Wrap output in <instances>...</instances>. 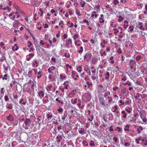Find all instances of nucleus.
Returning <instances> with one entry per match:
<instances>
[{
  "instance_id": "obj_1",
  "label": "nucleus",
  "mask_w": 147,
  "mask_h": 147,
  "mask_svg": "<svg viewBox=\"0 0 147 147\" xmlns=\"http://www.w3.org/2000/svg\"><path fill=\"white\" fill-rule=\"evenodd\" d=\"M92 57V55L91 53L88 51L84 56V59L85 61L88 62L90 59Z\"/></svg>"
},
{
  "instance_id": "obj_2",
  "label": "nucleus",
  "mask_w": 147,
  "mask_h": 147,
  "mask_svg": "<svg viewBox=\"0 0 147 147\" xmlns=\"http://www.w3.org/2000/svg\"><path fill=\"white\" fill-rule=\"evenodd\" d=\"M48 71L49 74H55L56 71H57V69L54 66H52L50 67L48 69Z\"/></svg>"
},
{
  "instance_id": "obj_3",
  "label": "nucleus",
  "mask_w": 147,
  "mask_h": 147,
  "mask_svg": "<svg viewBox=\"0 0 147 147\" xmlns=\"http://www.w3.org/2000/svg\"><path fill=\"white\" fill-rule=\"evenodd\" d=\"M72 40L70 38L67 39L65 42V46L67 47H72Z\"/></svg>"
},
{
  "instance_id": "obj_4",
  "label": "nucleus",
  "mask_w": 147,
  "mask_h": 147,
  "mask_svg": "<svg viewBox=\"0 0 147 147\" xmlns=\"http://www.w3.org/2000/svg\"><path fill=\"white\" fill-rule=\"evenodd\" d=\"M91 93L89 91H87V92L85 93V97L86 98V100L87 101H89L91 99Z\"/></svg>"
},
{
  "instance_id": "obj_5",
  "label": "nucleus",
  "mask_w": 147,
  "mask_h": 147,
  "mask_svg": "<svg viewBox=\"0 0 147 147\" xmlns=\"http://www.w3.org/2000/svg\"><path fill=\"white\" fill-rule=\"evenodd\" d=\"M77 92L76 90H72L69 94L68 97L69 98H71L73 97Z\"/></svg>"
},
{
  "instance_id": "obj_6",
  "label": "nucleus",
  "mask_w": 147,
  "mask_h": 147,
  "mask_svg": "<svg viewBox=\"0 0 147 147\" xmlns=\"http://www.w3.org/2000/svg\"><path fill=\"white\" fill-rule=\"evenodd\" d=\"M6 119L9 121H13L14 120V117L13 115L10 114L6 116Z\"/></svg>"
},
{
  "instance_id": "obj_7",
  "label": "nucleus",
  "mask_w": 147,
  "mask_h": 147,
  "mask_svg": "<svg viewBox=\"0 0 147 147\" xmlns=\"http://www.w3.org/2000/svg\"><path fill=\"white\" fill-rule=\"evenodd\" d=\"M38 95L39 96V97H40V98L42 99L44 97L45 95L44 91L43 90L39 91L38 92Z\"/></svg>"
},
{
  "instance_id": "obj_8",
  "label": "nucleus",
  "mask_w": 147,
  "mask_h": 147,
  "mask_svg": "<svg viewBox=\"0 0 147 147\" xmlns=\"http://www.w3.org/2000/svg\"><path fill=\"white\" fill-rule=\"evenodd\" d=\"M129 64L131 69H133V66L136 65V62L133 60H130L129 61Z\"/></svg>"
},
{
  "instance_id": "obj_9",
  "label": "nucleus",
  "mask_w": 147,
  "mask_h": 147,
  "mask_svg": "<svg viewBox=\"0 0 147 147\" xmlns=\"http://www.w3.org/2000/svg\"><path fill=\"white\" fill-rule=\"evenodd\" d=\"M4 72L5 74L6 73V72H5V71H4ZM2 78L3 80H5L7 81H9V76L7 74H5L4 75V76L2 77Z\"/></svg>"
},
{
  "instance_id": "obj_10",
  "label": "nucleus",
  "mask_w": 147,
  "mask_h": 147,
  "mask_svg": "<svg viewBox=\"0 0 147 147\" xmlns=\"http://www.w3.org/2000/svg\"><path fill=\"white\" fill-rule=\"evenodd\" d=\"M127 90L125 88H122L121 93L123 95H126L127 94Z\"/></svg>"
},
{
  "instance_id": "obj_11",
  "label": "nucleus",
  "mask_w": 147,
  "mask_h": 147,
  "mask_svg": "<svg viewBox=\"0 0 147 147\" xmlns=\"http://www.w3.org/2000/svg\"><path fill=\"white\" fill-rule=\"evenodd\" d=\"M53 87V86L52 85H48L46 87V89L47 92L49 93L50 92V91H51V89Z\"/></svg>"
},
{
  "instance_id": "obj_12",
  "label": "nucleus",
  "mask_w": 147,
  "mask_h": 147,
  "mask_svg": "<svg viewBox=\"0 0 147 147\" xmlns=\"http://www.w3.org/2000/svg\"><path fill=\"white\" fill-rule=\"evenodd\" d=\"M98 61V59L95 57H93L91 61V63L92 64H95Z\"/></svg>"
},
{
  "instance_id": "obj_13",
  "label": "nucleus",
  "mask_w": 147,
  "mask_h": 147,
  "mask_svg": "<svg viewBox=\"0 0 147 147\" xmlns=\"http://www.w3.org/2000/svg\"><path fill=\"white\" fill-rule=\"evenodd\" d=\"M143 130V127L141 126H139L138 127L137 129V131L138 132V134H140L141 133V131Z\"/></svg>"
},
{
  "instance_id": "obj_14",
  "label": "nucleus",
  "mask_w": 147,
  "mask_h": 147,
  "mask_svg": "<svg viewBox=\"0 0 147 147\" xmlns=\"http://www.w3.org/2000/svg\"><path fill=\"white\" fill-rule=\"evenodd\" d=\"M113 71L114 73L116 74L119 71V67L118 66H116L115 68L113 70Z\"/></svg>"
},
{
  "instance_id": "obj_15",
  "label": "nucleus",
  "mask_w": 147,
  "mask_h": 147,
  "mask_svg": "<svg viewBox=\"0 0 147 147\" xmlns=\"http://www.w3.org/2000/svg\"><path fill=\"white\" fill-rule=\"evenodd\" d=\"M98 72H97L96 74V75H92L91 76V79L93 80H95L96 79L97 80L98 78Z\"/></svg>"
},
{
  "instance_id": "obj_16",
  "label": "nucleus",
  "mask_w": 147,
  "mask_h": 147,
  "mask_svg": "<svg viewBox=\"0 0 147 147\" xmlns=\"http://www.w3.org/2000/svg\"><path fill=\"white\" fill-rule=\"evenodd\" d=\"M78 131L79 133L81 134H84L85 130L84 128H79L78 129Z\"/></svg>"
},
{
  "instance_id": "obj_17",
  "label": "nucleus",
  "mask_w": 147,
  "mask_h": 147,
  "mask_svg": "<svg viewBox=\"0 0 147 147\" xmlns=\"http://www.w3.org/2000/svg\"><path fill=\"white\" fill-rule=\"evenodd\" d=\"M124 24L123 25L124 28L126 29L128 26V22L127 20H125L124 22Z\"/></svg>"
},
{
  "instance_id": "obj_18",
  "label": "nucleus",
  "mask_w": 147,
  "mask_h": 147,
  "mask_svg": "<svg viewBox=\"0 0 147 147\" xmlns=\"http://www.w3.org/2000/svg\"><path fill=\"white\" fill-rule=\"evenodd\" d=\"M77 70L80 73L82 71V67L81 66L79 65L77 68Z\"/></svg>"
},
{
  "instance_id": "obj_19",
  "label": "nucleus",
  "mask_w": 147,
  "mask_h": 147,
  "mask_svg": "<svg viewBox=\"0 0 147 147\" xmlns=\"http://www.w3.org/2000/svg\"><path fill=\"white\" fill-rule=\"evenodd\" d=\"M34 62L33 63L34 67H37L38 66V63L36 60H34Z\"/></svg>"
},
{
  "instance_id": "obj_20",
  "label": "nucleus",
  "mask_w": 147,
  "mask_h": 147,
  "mask_svg": "<svg viewBox=\"0 0 147 147\" xmlns=\"http://www.w3.org/2000/svg\"><path fill=\"white\" fill-rule=\"evenodd\" d=\"M30 121L29 119L26 118L25 120L24 123L26 125H27L30 122Z\"/></svg>"
},
{
  "instance_id": "obj_21",
  "label": "nucleus",
  "mask_w": 147,
  "mask_h": 147,
  "mask_svg": "<svg viewBox=\"0 0 147 147\" xmlns=\"http://www.w3.org/2000/svg\"><path fill=\"white\" fill-rule=\"evenodd\" d=\"M104 75L105 77V78L106 80H108L109 79V77L110 75V74L109 72H106V73Z\"/></svg>"
},
{
  "instance_id": "obj_22",
  "label": "nucleus",
  "mask_w": 147,
  "mask_h": 147,
  "mask_svg": "<svg viewBox=\"0 0 147 147\" xmlns=\"http://www.w3.org/2000/svg\"><path fill=\"white\" fill-rule=\"evenodd\" d=\"M121 114H123V115L122 117L123 118H125L127 116V114L125 113L124 111H122L121 112Z\"/></svg>"
},
{
  "instance_id": "obj_23",
  "label": "nucleus",
  "mask_w": 147,
  "mask_h": 147,
  "mask_svg": "<svg viewBox=\"0 0 147 147\" xmlns=\"http://www.w3.org/2000/svg\"><path fill=\"white\" fill-rule=\"evenodd\" d=\"M89 145L90 146H95V144L93 140H90L89 142Z\"/></svg>"
},
{
  "instance_id": "obj_24",
  "label": "nucleus",
  "mask_w": 147,
  "mask_h": 147,
  "mask_svg": "<svg viewBox=\"0 0 147 147\" xmlns=\"http://www.w3.org/2000/svg\"><path fill=\"white\" fill-rule=\"evenodd\" d=\"M46 116L47 117V119L49 120L51 119L52 117V115L51 114H47Z\"/></svg>"
},
{
  "instance_id": "obj_25",
  "label": "nucleus",
  "mask_w": 147,
  "mask_h": 147,
  "mask_svg": "<svg viewBox=\"0 0 147 147\" xmlns=\"http://www.w3.org/2000/svg\"><path fill=\"white\" fill-rule=\"evenodd\" d=\"M55 100L59 103H61V104H63V101L62 100L61 98H57Z\"/></svg>"
},
{
  "instance_id": "obj_26",
  "label": "nucleus",
  "mask_w": 147,
  "mask_h": 147,
  "mask_svg": "<svg viewBox=\"0 0 147 147\" xmlns=\"http://www.w3.org/2000/svg\"><path fill=\"white\" fill-rule=\"evenodd\" d=\"M83 47L81 46L80 47L79 49L78 50V52L80 54H81L83 52Z\"/></svg>"
},
{
  "instance_id": "obj_27",
  "label": "nucleus",
  "mask_w": 147,
  "mask_h": 147,
  "mask_svg": "<svg viewBox=\"0 0 147 147\" xmlns=\"http://www.w3.org/2000/svg\"><path fill=\"white\" fill-rule=\"evenodd\" d=\"M46 97V96L42 100L43 103L45 104L49 101L48 99L47 98H45Z\"/></svg>"
},
{
  "instance_id": "obj_28",
  "label": "nucleus",
  "mask_w": 147,
  "mask_h": 147,
  "mask_svg": "<svg viewBox=\"0 0 147 147\" xmlns=\"http://www.w3.org/2000/svg\"><path fill=\"white\" fill-rule=\"evenodd\" d=\"M38 75L37 76V78H40L42 75V74L41 71H40L38 73Z\"/></svg>"
},
{
  "instance_id": "obj_29",
  "label": "nucleus",
  "mask_w": 147,
  "mask_h": 147,
  "mask_svg": "<svg viewBox=\"0 0 147 147\" xmlns=\"http://www.w3.org/2000/svg\"><path fill=\"white\" fill-rule=\"evenodd\" d=\"M8 109H12L13 108V105L11 103L9 104L7 107Z\"/></svg>"
},
{
  "instance_id": "obj_30",
  "label": "nucleus",
  "mask_w": 147,
  "mask_h": 147,
  "mask_svg": "<svg viewBox=\"0 0 147 147\" xmlns=\"http://www.w3.org/2000/svg\"><path fill=\"white\" fill-rule=\"evenodd\" d=\"M76 72L74 71H72L71 72V76L73 78H74L76 74Z\"/></svg>"
},
{
  "instance_id": "obj_31",
  "label": "nucleus",
  "mask_w": 147,
  "mask_h": 147,
  "mask_svg": "<svg viewBox=\"0 0 147 147\" xmlns=\"http://www.w3.org/2000/svg\"><path fill=\"white\" fill-rule=\"evenodd\" d=\"M99 21L100 24H102L104 22L105 20L103 18H99Z\"/></svg>"
},
{
  "instance_id": "obj_32",
  "label": "nucleus",
  "mask_w": 147,
  "mask_h": 147,
  "mask_svg": "<svg viewBox=\"0 0 147 147\" xmlns=\"http://www.w3.org/2000/svg\"><path fill=\"white\" fill-rule=\"evenodd\" d=\"M90 117H91V118H88V120L89 121H91V124L92 125V124H93V123L92 122V121L93 120V119L94 118V117L93 116V115H91L90 116Z\"/></svg>"
},
{
  "instance_id": "obj_33",
  "label": "nucleus",
  "mask_w": 147,
  "mask_h": 147,
  "mask_svg": "<svg viewBox=\"0 0 147 147\" xmlns=\"http://www.w3.org/2000/svg\"><path fill=\"white\" fill-rule=\"evenodd\" d=\"M82 144L83 145L85 146H87L88 145V142L85 140H84L82 142Z\"/></svg>"
},
{
  "instance_id": "obj_34",
  "label": "nucleus",
  "mask_w": 147,
  "mask_h": 147,
  "mask_svg": "<svg viewBox=\"0 0 147 147\" xmlns=\"http://www.w3.org/2000/svg\"><path fill=\"white\" fill-rule=\"evenodd\" d=\"M110 92L109 91L106 92L104 95V96L105 97H107L108 95H110Z\"/></svg>"
},
{
  "instance_id": "obj_35",
  "label": "nucleus",
  "mask_w": 147,
  "mask_h": 147,
  "mask_svg": "<svg viewBox=\"0 0 147 147\" xmlns=\"http://www.w3.org/2000/svg\"><path fill=\"white\" fill-rule=\"evenodd\" d=\"M130 126L129 125H127L125 126V128H124V130L125 131H129V128Z\"/></svg>"
},
{
  "instance_id": "obj_36",
  "label": "nucleus",
  "mask_w": 147,
  "mask_h": 147,
  "mask_svg": "<svg viewBox=\"0 0 147 147\" xmlns=\"http://www.w3.org/2000/svg\"><path fill=\"white\" fill-rule=\"evenodd\" d=\"M20 103H22L23 104L25 105L26 104V103L24 101V100L23 99H21L19 101Z\"/></svg>"
},
{
  "instance_id": "obj_37",
  "label": "nucleus",
  "mask_w": 147,
  "mask_h": 147,
  "mask_svg": "<svg viewBox=\"0 0 147 147\" xmlns=\"http://www.w3.org/2000/svg\"><path fill=\"white\" fill-rule=\"evenodd\" d=\"M107 98L108 99V102H111L113 100V98L111 97L108 96Z\"/></svg>"
},
{
  "instance_id": "obj_38",
  "label": "nucleus",
  "mask_w": 147,
  "mask_h": 147,
  "mask_svg": "<svg viewBox=\"0 0 147 147\" xmlns=\"http://www.w3.org/2000/svg\"><path fill=\"white\" fill-rule=\"evenodd\" d=\"M123 20V18L121 16H119V18L118 19V22H120L122 21Z\"/></svg>"
},
{
  "instance_id": "obj_39",
  "label": "nucleus",
  "mask_w": 147,
  "mask_h": 147,
  "mask_svg": "<svg viewBox=\"0 0 147 147\" xmlns=\"http://www.w3.org/2000/svg\"><path fill=\"white\" fill-rule=\"evenodd\" d=\"M86 84L88 85V87L89 88L90 87V86H91L92 84V82L90 83L89 81H87L86 82Z\"/></svg>"
},
{
  "instance_id": "obj_40",
  "label": "nucleus",
  "mask_w": 147,
  "mask_h": 147,
  "mask_svg": "<svg viewBox=\"0 0 147 147\" xmlns=\"http://www.w3.org/2000/svg\"><path fill=\"white\" fill-rule=\"evenodd\" d=\"M56 138L58 140L57 142H60L62 138V136H57Z\"/></svg>"
},
{
  "instance_id": "obj_41",
  "label": "nucleus",
  "mask_w": 147,
  "mask_h": 147,
  "mask_svg": "<svg viewBox=\"0 0 147 147\" xmlns=\"http://www.w3.org/2000/svg\"><path fill=\"white\" fill-rule=\"evenodd\" d=\"M79 37V35L78 34H75L73 36V39L74 40H76Z\"/></svg>"
},
{
  "instance_id": "obj_42",
  "label": "nucleus",
  "mask_w": 147,
  "mask_h": 147,
  "mask_svg": "<svg viewBox=\"0 0 147 147\" xmlns=\"http://www.w3.org/2000/svg\"><path fill=\"white\" fill-rule=\"evenodd\" d=\"M4 45L3 42H1L0 43V46L3 49H5V47L4 46Z\"/></svg>"
},
{
  "instance_id": "obj_43",
  "label": "nucleus",
  "mask_w": 147,
  "mask_h": 147,
  "mask_svg": "<svg viewBox=\"0 0 147 147\" xmlns=\"http://www.w3.org/2000/svg\"><path fill=\"white\" fill-rule=\"evenodd\" d=\"M100 53L101 55V56H102L103 55L106 56V53L105 51H104L103 52H100Z\"/></svg>"
},
{
  "instance_id": "obj_44",
  "label": "nucleus",
  "mask_w": 147,
  "mask_h": 147,
  "mask_svg": "<svg viewBox=\"0 0 147 147\" xmlns=\"http://www.w3.org/2000/svg\"><path fill=\"white\" fill-rule=\"evenodd\" d=\"M131 109L130 108H126L125 109V110L128 113H130L131 112Z\"/></svg>"
},
{
  "instance_id": "obj_45",
  "label": "nucleus",
  "mask_w": 147,
  "mask_h": 147,
  "mask_svg": "<svg viewBox=\"0 0 147 147\" xmlns=\"http://www.w3.org/2000/svg\"><path fill=\"white\" fill-rule=\"evenodd\" d=\"M129 30L130 32H132L134 30V27L133 26H130L129 27Z\"/></svg>"
},
{
  "instance_id": "obj_46",
  "label": "nucleus",
  "mask_w": 147,
  "mask_h": 147,
  "mask_svg": "<svg viewBox=\"0 0 147 147\" xmlns=\"http://www.w3.org/2000/svg\"><path fill=\"white\" fill-rule=\"evenodd\" d=\"M64 56L65 57L69 58L70 57V55L69 53H66L64 54Z\"/></svg>"
},
{
  "instance_id": "obj_47",
  "label": "nucleus",
  "mask_w": 147,
  "mask_h": 147,
  "mask_svg": "<svg viewBox=\"0 0 147 147\" xmlns=\"http://www.w3.org/2000/svg\"><path fill=\"white\" fill-rule=\"evenodd\" d=\"M117 130L118 132H120L121 131V128L119 127H117L115 129V130Z\"/></svg>"
},
{
  "instance_id": "obj_48",
  "label": "nucleus",
  "mask_w": 147,
  "mask_h": 147,
  "mask_svg": "<svg viewBox=\"0 0 147 147\" xmlns=\"http://www.w3.org/2000/svg\"><path fill=\"white\" fill-rule=\"evenodd\" d=\"M28 46L29 47L32 45V43L30 41H28Z\"/></svg>"
},
{
  "instance_id": "obj_49",
  "label": "nucleus",
  "mask_w": 147,
  "mask_h": 147,
  "mask_svg": "<svg viewBox=\"0 0 147 147\" xmlns=\"http://www.w3.org/2000/svg\"><path fill=\"white\" fill-rule=\"evenodd\" d=\"M67 116V115H65V114H64V115L62 116L61 119L63 121L65 120Z\"/></svg>"
},
{
  "instance_id": "obj_50",
  "label": "nucleus",
  "mask_w": 147,
  "mask_h": 147,
  "mask_svg": "<svg viewBox=\"0 0 147 147\" xmlns=\"http://www.w3.org/2000/svg\"><path fill=\"white\" fill-rule=\"evenodd\" d=\"M80 4L81 5V7L83 8L85 6V5L86 4V3L84 1H83V3L82 2H80Z\"/></svg>"
},
{
  "instance_id": "obj_51",
  "label": "nucleus",
  "mask_w": 147,
  "mask_h": 147,
  "mask_svg": "<svg viewBox=\"0 0 147 147\" xmlns=\"http://www.w3.org/2000/svg\"><path fill=\"white\" fill-rule=\"evenodd\" d=\"M142 120L143 122L147 123V119L146 117L142 119Z\"/></svg>"
},
{
  "instance_id": "obj_52",
  "label": "nucleus",
  "mask_w": 147,
  "mask_h": 147,
  "mask_svg": "<svg viewBox=\"0 0 147 147\" xmlns=\"http://www.w3.org/2000/svg\"><path fill=\"white\" fill-rule=\"evenodd\" d=\"M119 2L118 0H114L113 1V3L115 5L119 4Z\"/></svg>"
},
{
  "instance_id": "obj_53",
  "label": "nucleus",
  "mask_w": 147,
  "mask_h": 147,
  "mask_svg": "<svg viewBox=\"0 0 147 147\" xmlns=\"http://www.w3.org/2000/svg\"><path fill=\"white\" fill-rule=\"evenodd\" d=\"M78 102L77 103V105L78 106V107H79V106H80V105H81V101L80 99H78Z\"/></svg>"
},
{
  "instance_id": "obj_54",
  "label": "nucleus",
  "mask_w": 147,
  "mask_h": 147,
  "mask_svg": "<svg viewBox=\"0 0 147 147\" xmlns=\"http://www.w3.org/2000/svg\"><path fill=\"white\" fill-rule=\"evenodd\" d=\"M63 109L62 108L60 107H59V108L57 109V111L59 113H60L63 111Z\"/></svg>"
},
{
  "instance_id": "obj_55",
  "label": "nucleus",
  "mask_w": 147,
  "mask_h": 147,
  "mask_svg": "<svg viewBox=\"0 0 147 147\" xmlns=\"http://www.w3.org/2000/svg\"><path fill=\"white\" fill-rule=\"evenodd\" d=\"M137 32L139 33V35L140 36H144V35L143 34V32L141 31H138Z\"/></svg>"
},
{
  "instance_id": "obj_56",
  "label": "nucleus",
  "mask_w": 147,
  "mask_h": 147,
  "mask_svg": "<svg viewBox=\"0 0 147 147\" xmlns=\"http://www.w3.org/2000/svg\"><path fill=\"white\" fill-rule=\"evenodd\" d=\"M118 107L117 105L115 106L114 108L115 109L113 111V112H115L118 109Z\"/></svg>"
},
{
  "instance_id": "obj_57",
  "label": "nucleus",
  "mask_w": 147,
  "mask_h": 147,
  "mask_svg": "<svg viewBox=\"0 0 147 147\" xmlns=\"http://www.w3.org/2000/svg\"><path fill=\"white\" fill-rule=\"evenodd\" d=\"M117 52L119 54H120L122 53L121 49L120 48H119L117 51Z\"/></svg>"
},
{
  "instance_id": "obj_58",
  "label": "nucleus",
  "mask_w": 147,
  "mask_h": 147,
  "mask_svg": "<svg viewBox=\"0 0 147 147\" xmlns=\"http://www.w3.org/2000/svg\"><path fill=\"white\" fill-rule=\"evenodd\" d=\"M141 58V56L138 55L136 57V59L137 61H138Z\"/></svg>"
},
{
  "instance_id": "obj_59",
  "label": "nucleus",
  "mask_w": 147,
  "mask_h": 147,
  "mask_svg": "<svg viewBox=\"0 0 147 147\" xmlns=\"http://www.w3.org/2000/svg\"><path fill=\"white\" fill-rule=\"evenodd\" d=\"M18 49V47H12V50L13 51H17Z\"/></svg>"
},
{
  "instance_id": "obj_60",
  "label": "nucleus",
  "mask_w": 147,
  "mask_h": 147,
  "mask_svg": "<svg viewBox=\"0 0 147 147\" xmlns=\"http://www.w3.org/2000/svg\"><path fill=\"white\" fill-rule=\"evenodd\" d=\"M78 99L77 98H75L74 99V100L73 102H72V104H76L77 101Z\"/></svg>"
},
{
  "instance_id": "obj_61",
  "label": "nucleus",
  "mask_w": 147,
  "mask_h": 147,
  "mask_svg": "<svg viewBox=\"0 0 147 147\" xmlns=\"http://www.w3.org/2000/svg\"><path fill=\"white\" fill-rule=\"evenodd\" d=\"M65 76L64 75H63L62 74H61L60 75V79H64L65 78Z\"/></svg>"
},
{
  "instance_id": "obj_62",
  "label": "nucleus",
  "mask_w": 147,
  "mask_h": 147,
  "mask_svg": "<svg viewBox=\"0 0 147 147\" xmlns=\"http://www.w3.org/2000/svg\"><path fill=\"white\" fill-rule=\"evenodd\" d=\"M138 28H139V29L141 30H145V28L143 27V26L142 25L141 26H139Z\"/></svg>"
},
{
  "instance_id": "obj_63",
  "label": "nucleus",
  "mask_w": 147,
  "mask_h": 147,
  "mask_svg": "<svg viewBox=\"0 0 147 147\" xmlns=\"http://www.w3.org/2000/svg\"><path fill=\"white\" fill-rule=\"evenodd\" d=\"M113 140H114L115 142H117L118 141V138L115 137H114L113 138Z\"/></svg>"
},
{
  "instance_id": "obj_64",
  "label": "nucleus",
  "mask_w": 147,
  "mask_h": 147,
  "mask_svg": "<svg viewBox=\"0 0 147 147\" xmlns=\"http://www.w3.org/2000/svg\"><path fill=\"white\" fill-rule=\"evenodd\" d=\"M140 96L142 98H144L146 97V95L145 94H143L142 95L141 94Z\"/></svg>"
}]
</instances>
